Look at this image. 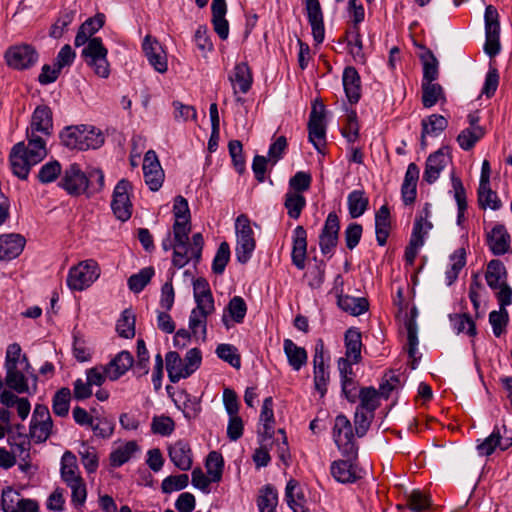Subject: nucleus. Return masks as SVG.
<instances>
[{"label":"nucleus","mask_w":512,"mask_h":512,"mask_svg":"<svg viewBox=\"0 0 512 512\" xmlns=\"http://www.w3.org/2000/svg\"><path fill=\"white\" fill-rule=\"evenodd\" d=\"M53 127L52 112L47 106H38L31 118L30 128L27 129V146L19 142L10 152V164L13 173L26 179L32 166L38 164L47 155L46 140Z\"/></svg>","instance_id":"1"},{"label":"nucleus","mask_w":512,"mask_h":512,"mask_svg":"<svg viewBox=\"0 0 512 512\" xmlns=\"http://www.w3.org/2000/svg\"><path fill=\"white\" fill-rule=\"evenodd\" d=\"M261 420L263 424V434L258 448V466H266L270 462L269 451H276L278 456L285 460L288 456L287 437L283 429L274 428L273 399L268 397L264 399L261 408Z\"/></svg>","instance_id":"2"},{"label":"nucleus","mask_w":512,"mask_h":512,"mask_svg":"<svg viewBox=\"0 0 512 512\" xmlns=\"http://www.w3.org/2000/svg\"><path fill=\"white\" fill-rule=\"evenodd\" d=\"M190 226H174L173 238L169 235L163 240L164 250L173 249V264L178 267H184L189 261L195 259L198 261L204 244L201 233H195L189 238Z\"/></svg>","instance_id":"3"},{"label":"nucleus","mask_w":512,"mask_h":512,"mask_svg":"<svg viewBox=\"0 0 512 512\" xmlns=\"http://www.w3.org/2000/svg\"><path fill=\"white\" fill-rule=\"evenodd\" d=\"M165 363L169 380L172 383H177L181 379L190 377L199 369L202 363V353L198 348H191L182 358L179 353L170 351L165 355Z\"/></svg>","instance_id":"4"},{"label":"nucleus","mask_w":512,"mask_h":512,"mask_svg":"<svg viewBox=\"0 0 512 512\" xmlns=\"http://www.w3.org/2000/svg\"><path fill=\"white\" fill-rule=\"evenodd\" d=\"M63 145L70 149H97L104 143V136L94 126L77 125L66 127L60 134Z\"/></svg>","instance_id":"5"},{"label":"nucleus","mask_w":512,"mask_h":512,"mask_svg":"<svg viewBox=\"0 0 512 512\" xmlns=\"http://www.w3.org/2000/svg\"><path fill=\"white\" fill-rule=\"evenodd\" d=\"M101 274L98 263L92 259L79 262L69 269L67 286L72 291H83L89 288Z\"/></svg>","instance_id":"6"},{"label":"nucleus","mask_w":512,"mask_h":512,"mask_svg":"<svg viewBox=\"0 0 512 512\" xmlns=\"http://www.w3.org/2000/svg\"><path fill=\"white\" fill-rule=\"evenodd\" d=\"M108 51L104 47L102 40L98 37L91 39L82 50V57L94 73L107 78L110 74V64L107 60Z\"/></svg>","instance_id":"7"},{"label":"nucleus","mask_w":512,"mask_h":512,"mask_svg":"<svg viewBox=\"0 0 512 512\" xmlns=\"http://www.w3.org/2000/svg\"><path fill=\"white\" fill-rule=\"evenodd\" d=\"M333 438L343 456L357 457L358 447L355 443L353 428L346 416L338 415L335 418Z\"/></svg>","instance_id":"8"},{"label":"nucleus","mask_w":512,"mask_h":512,"mask_svg":"<svg viewBox=\"0 0 512 512\" xmlns=\"http://www.w3.org/2000/svg\"><path fill=\"white\" fill-rule=\"evenodd\" d=\"M132 184L127 179H121L115 186L112 194L111 208L115 217L126 222L132 215L133 205L130 199Z\"/></svg>","instance_id":"9"},{"label":"nucleus","mask_w":512,"mask_h":512,"mask_svg":"<svg viewBox=\"0 0 512 512\" xmlns=\"http://www.w3.org/2000/svg\"><path fill=\"white\" fill-rule=\"evenodd\" d=\"M53 422L47 406L37 404L29 426L30 438L35 443L45 442L52 433Z\"/></svg>","instance_id":"10"},{"label":"nucleus","mask_w":512,"mask_h":512,"mask_svg":"<svg viewBox=\"0 0 512 512\" xmlns=\"http://www.w3.org/2000/svg\"><path fill=\"white\" fill-rule=\"evenodd\" d=\"M5 385L18 394H32L37 389V376L33 368L5 370Z\"/></svg>","instance_id":"11"},{"label":"nucleus","mask_w":512,"mask_h":512,"mask_svg":"<svg viewBox=\"0 0 512 512\" xmlns=\"http://www.w3.org/2000/svg\"><path fill=\"white\" fill-rule=\"evenodd\" d=\"M309 141L315 149L322 153L326 141L325 108L320 102L315 101L308 123Z\"/></svg>","instance_id":"12"},{"label":"nucleus","mask_w":512,"mask_h":512,"mask_svg":"<svg viewBox=\"0 0 512 512\" xmlns=\"http://www.w3.org/2000/svg\"><path fill=\"white\" fill-rule=\"evenodd\" d=\"M1 505L4 512H38L39 510L35 500L24 498L11 487L3 489Z\"/></svg>","instance_id":"13"},{"label":"nucleus","mask_w":512,"mask_h":512,"mask_svg":"<svg viewBox=\"0 0 512 512\" xmlns=\"http://www.w3.org/2000/svg\"><path fill=\"white\" fill-rule=\"evenodd\" d=\"M5 58L10 67L26 69L36 63L38 55L31 45L21 44L10 47L5 53Z\"/></svg>","instance_id":"14"},{"label":"nucleus","mask_w":512,"mask_h":512,"mask_svg":"<svg viewBox=\"0 0 512 512\" xmlns=\"http://www.w3.org/2000/svg\"><path fill=\"white\" fill-rule=\"evenodd\" d=\"M143 174L145 183L152 191H157L161 188L164 181V171L156 153L152 150L148 151L144 156Z\"/></svg>","instance_id":"15"},{"label":"nucleus","mask_w":512,"mask_h":512,"mask_svg":"<svg viewBox=\"0 0 512 512\" xmlns=\"http://www.w3.org/2000/svg\"><path fill=\"white\" fill-rule=\"evenodd\" d=\"M61 186L70 195H80L88 187V178L77 164H71L64 171Z\"/></svg>","instance_id":"16"},{"label":"nucleus","mask_w":512,"mask_h":512,"mask_svg":"<svg viewBox=\"0 0 512 512\" xmlns=\"http://www.w3.org/2000/svg\"><path fill=\"white\" fill-rule=\"evenodd\" d=\"M287 147V139L284 136L277 137L270 145L268 157L258 156V183L265 180L268 166L273 167L282 157Z\"/></svg>","instance_id":"17"},{"label":"nucleus","mask_w":512,"mask_h":512,"mask_svg":"<svg viewBox=\"0 0 512 512\" xmlns=\"http://www.w3.org/2000/svg\"><path fill=\"white\" fill-rule=\"evenodd\" d=\"M171 462L181 471H188L193 465V453L190 444L185 440H177L168 446Z\"/></svg>","instance_id":"18"},{"label":"nucleus","mask_w":512,"mask_h":512,"mask_svg":"<svg viewBox=\"0 0 512 512\" xmlns=\"http://www.w3.org/2000/svg\"><path fill=\"white\" fill-rule=\"evenodd\" d=\"M486 241L489 249L496 256L512 253L511 237L505 226H493L486 233Z\"/></svg>","instance_id":"19"},{"label":"nucleus","mask_w":512,"mask_h":512,"mask_svg":"<svg viewBox=\"0 0 512 512\" xmlns=\"http://www.w3.org/2000/svg\"><path fill=\"white\" fill-rule=\"evenodd\" d=\"M347 459L335 460L331 463L330 472L332 477L340 483H353L360 478V470L353 463L357 457H346Z\"/></svg>","instance_id":"20"},{"label":"nucleus","mask_w":512,"mask_h":512,"mask_svg":"<svg viewBox=\"0 0 512 512\" xmlns=\"http://www.w3.org/2000/svg\"><path fill=\"white\" fill-rule=\"evenodd\" d=\"M143 51L149 63L157 72L165 73L167 71L168 65L165 52L156 39L149 35L146 36L143 42Z\"/></svg>","instance_id":"21"},{"label":"nucleus","mask_w":512,"mask_h":512,"mask_svg":"<svg viewBox=\"0 0 512 512\" xmlns=\"http://www.w3.org/2000/svg\"><path fill=\"white\" fill-rule=\"evenodd\" d=\"M236 257L240 263H246L252 256L255 248L254 232L252 226H241L237 229Z\"/></svg>","instance_id":"22"},{"label":"nucleus","mask_w":512,"mask_h":512,"mask_svg":"<svg viewBox=\"0 0 512 512\" xmlns=\"http://www.w3.org/2000/svg\"><path fill=\"white\" fill-rule=\"evenodd\" d=\"M25 239L20 234H5L0 236V260L10 261L17 258L23 251Z\"/></svg>","instance_id":"23"},{"label":"nucleus","mask_w":512,"mask_h":512,"mask_svg":"<svg viewBox=\"0 0 512 512\" xmlns=\"http://www.w3.org/2000/svg\"><path fill=\"white\" fill-rule=\"evenodd\" d=\"M313 364L314 386L315 389L320 393L321 397H323L327 391V384L329 382V372L327 371V366L325 365L322 343L316 346Z\"/></svg>","instance_id":"24"},{"label":"nucleus","mask_w":512,"mask_h":512,"mask_svg":"<svg viewBox=\"0 0 512 512\" xmlns=\"http://www.w3.org/2000/svg\"><path fill=\"white\" fill-rule=\"evenodd\" d=\"M450 163L449 155L443 150H438L431 154L427 161L423 180L429 184L434 183L440 176L443 169Z\"/></svg>","instance_id":"25"},{"label":"nucleus","mask_w":512,"mask_h":512,"mask_svg":"<svg viewBox=\"0 0 512 512\" xmlns=\"http://www.w3.org/2000/svg\"><path fill=\"white\" fill-rule=\"evenodd\" d=\"M246 312L247 306L244 299L240 296H234L223 311L222 323L226 329H230L234 324L243 322Z\"/></svg>","instance_id":"26"},{"label":"nucleus","mask_w":512,"mask_h":512,"mask_svg":"<svg viewBox=\"0 0 512 512\" xmlns=\"http://www.w3.org/2000/svg\"><path fill=\"white\" fill-rule=\"evenodd\" d=\"M133 363L132 354L126 350L121 351L108 364L104 365L107 378L111 381L119 379L132 367Z\"/></svg>","instance_id":"27"},{"label":"nucleus","mask_w":512,"mask_h":512,"mask_svg":"<svg viewBox=\"0 0 512 512\" xmlns=\"http://www.w3.org/2000/svg\"><path fill=\"white\" fill-rule=\"evenodd\" d=\"M308 21L312 29V35L317 43L324 40L323 14L318 0H306Z\"/></svg>","instance_id":"28"},{"label":"nucleus","mask_w":512,"mask_h":512,"mask_svg":"<svg viewBox=\"0 0 512 512\" xmlns=\"http://www.w3.org/2000/svg\"><path fill=\"white\" fill-rule=\"evenodd\" d=\"M431 227L432 226H414L404 255L408 264L412 265L414 263L420 249L424 246L428 238L429 229Z\"/></svg>","instance_id":"29"},{"label":"nucleus","mask_w":512,"mask_h":512,"mask_svg":"<svg viewBox=\"0 0 512 512\" xmlns=\"http://www.w3.org/2000/svg\"><path fill=\"white\" fill-rule=\"evenodd\" d=\"M448 122L445 117L438 114H432L422 120L421 146L423 149L427 146V138L438 137L447 127Z\"/></svg>","instance_id":"30"},{"label":"nucleus","mask_w":512,"mask_h":512,"mask_svg":"<svg viewBox=\"0 0 512 512\" xmlns=\"http://www.w3.org/2000/svg\"><path fill=\"white\" fill-rule=\"evenodd\" d=\"M343 87L350 103H357L361 97L360 76L355 68L347 67L343 71Z\"/></svg>","instance_id":"31"},{"label":"nucleus","mask_w":512,"mask_h":512,"mask_svg":"<svg viewBox=\"0 0 512 512\" xmlns=\"http://www.w3.org/2000/svg\"><path fill=\"white\" fill-rule=\"evenodd\" d=\"M307 233L303 226H297L294 230L293 249H292V262L300 270L305 267L306 252H307Z\"/></svg>","instance_id":"32"},{"label":"nucleus","mask_w":512,"mask_h":512,"mask_svg":"<svg viewBox=\"0 0 512 512\" xmlns=\"http://www.w3.org/2000/svg\"><path fill=\"white\" fill-rule=\"evenodd\" d=\"M229 79L235 93L238 91L246 93L252 86L253 73L246 63H239L235 66Z\"/></svg>","instance_id":"33"},{"label":"nucleus","mask_w":512,"mask_h":512,"mask_svg":"<svg viewBox=\"0 0 512 512\" xmlns=\"http://www.w3.org/2000/svg\"><path fill=\"white\" fill-rule=\"evenodd\" d=\"M139 451V445L136 441H127L120 443L111 451L109 455L110 465L112 467H120L127 463L133 455Z\"/></svg>","instance_id":"34"},{"label":"nucleus","mask_w":512,"mask_h":512,"mask_svg":"<svg viewBox=\"0 0 512 512\" xmlns=\"http://www.w3.org/2000/svg\"><path fill=\"white\" fill-rule=\"evenodd\" d=\"M4 368L5 370L17 368L22 370L25 368H31V364L27 356L22 353L21 346L18 343L8 345L6 349Z\"/></svg>","instance_id":"35"},{"label":"nucleus","mask_w":512,"mask_h":512,"mask_svg":"<svg viewBox=\"0 0 512 512\" xmlns=\"http://www.w3.org/2000/svg\"><path fill=\"white\" fill-rule=\"evenodd\" d=\"M283 349L293 370L299 371L307 363V352L303 347L296 345L292 340L285 339Z\"/></svg>","instance_id":"36"},{"label":"nucleus","mask_w":512,"mask_h":512,"mask_svg":"<svg viewBox=\"0 0 512 512\" xmlns=\"http://www.w3.org/2000/svg\"><path fill=\"white\" fill-rule=\"evenodd\" d=\"M60 476L64 483L82 478L77 458L71 451H65L61 457Z\"/></svg>","instance_id":"37"},{"label":"nucleus","mask_w":512,"mask_h":512,"mask_svg":"<svg viewBox=\"0 0 512 512\" xmlns=\"http://www.w3.org/2000/svg\"><path fill=\"white\" fill-rule=\"evenodd\" d=\"M485 278L488 286L493 290H496L502 284H505L507 270L504 264L498 259L491 260L487 265Z\"/></svg>","instance_id":"38"},{"label":"nucleus","mask_w":512,"mask_h":512,"mask_svg":"<svg viewBox=\"0 0 512 512\" xmlns=\"http://www.w3.org/2000/svg\"><path fill=\"white\" fill-rule=\"evenodd\" d=\"M286 501L294 512H307L306 499L298 483L290 480L286 486Z\"/></svg>","instance_id":"39"},{"label":"nucleus","mask_w":512,"mask_h":512,"mask_svg":"<svg viewBox=\"0 0 512 512\" xmlns=\"http://www.w3.org/2000/svg\"><path fill=\"white\" fill-rule=\"evenodd\" d=\"M346 358L353 363L361 359V333L355 328H349L345 333Z\"/></svg>","instance_id":"40"},{"label":"nucleus","mask_w":512,"mask_h":512,"mask_svg":"<svg viewBox=\"0 0 512 512\" xmlns=\"http://www.w3.org/2000/svg\"><path fill=\"white\" fill-rule=\"evenodd\" d=\"M465 255L464 248H459L450 256L449 268L445 272L447 285L453 284L458 278L459 272L466 263Z\"/></svg>","instance_id":"41"},{"label":"nucleus","mask_w":512,"mask_h":512,"mask_svg":"<svg viewBox=\"0 0 512 512\" xmlns=\"http://www.w3.org/2000/svg\"><path fill=\"white\" fill-rule=\"evenodd\" d=\"M339 307L353 316H358L368 309V302L362 297H351L348 295L338 296Z\"/></svg>","instance_id":"42"},{"label":"nucleus","mask_w":512,"mask_h":512,"mask_svg":"<svg viewBox=\"0 0 512 512\" xmlns=\"http://www.w3.org/2000/svg\"><path fill=\"white\" fill-rule=\"evenodd\" d=\"M207 316L199 310H192L189 317V330L196 339L206 340Z\"/></svg>","instance_id":"43"},{"label":"nucleus","mask_w":512,"mask_h":512,"mask_svg":"<svg viewBox=\"0 0 512 512\" xmlns=\"http://www.w3.org/2000/svg\"><path fill=\"white\" fill-rule=\"evenodd\" d=\"M484 130L479 125H472L460 132L457 137L459 146L464 150L471 149L482 137Z\"/></svg>","instance_id":"44"},{"label":"nucleus","mask_w":512,"mask_h":512,"mask_svg":"<svg viewBox=\"0 0 512 512\" xmlns=\"http://www.w3.org/2000/svg\"><path fill=\"white\" fill-rule=\"evenodd\" d=\"M135 315L129 309L124 310L116 323V331L120 337L131 339L135 336Z\"/></svg>","instance_id":"45"},{"label":"nucleus","mask_w":512,"mask_h":512,"mask_svg":"<svg viewBox=\"0 0 512 512\" xmlns=\"http://www.w3.org/2000/svg\"><path fill=\"white\" fill-rule=\"evenodd\" d=\"M278 494L272 485H266L258 496V510L260 512H276Z\"/></svg>","instance_id":"46"},{"label":"nucleus","mask_w":512,"mask_h":512,"mask_svg":"<svg viewBox=\"0 0 512 512\" xmlns=\"http://www.w3.org/2000/svg\"><path fill=\"white\" fill-rule=\"evenodd\" d=\"M478 202L483 209H491L496 211L502 207L501 200L499 199L497 193L490 188V184L479 186Z\"/></svg>","instance_id":"47"},{"label":"nucleus","mask_w":512,"mask_h":512,"mask_svg":"<svg viewBox=\"0 0 512 512\" xmlns=\"http://www.w3.org/2000/svg\"><path fill=\"white\" fill-rule=\"evenodd\" d=\"M71 391L69 388L58 390L52 400L53 413L59 417H65L69 413Z\"/></svg>","instance_id":"48"},{"label":"nucleus","mask_w":512,"mask_h":512,"mask_svg":"<svg viewBox=\"0 0 512 512\" xmlns=\"http://www.w3.org/2000/svg\"><path fill=\"white\" fill-rule=\"evenodd\" d=\"M379 395H381L380 391L378 392L373 387L362 388L359 393L360 404L357 408L367 413H373L379 405Z\"/></svg>","instance_id":"49"},{"label":"nucleus","mask_w":512,"mask_h":512,"mask_svg":"<svg viewBox=\"0 0 512 512\" xmlns=\"http://www.w3.org/2000/svg\"><path fill=\"white\" fill-rule=\"evenodd\" d=\"M339 226H324L319 236V245L321 252L325 255L330 254L338 242Z\"/></svg>","instance_id":"50"},{"label":"nucleus","mask_w":512,"mask_h":512,"mask_svg":"<svg viewBox=\"0 0 512 512\" xmlns=\"http://www.w3.org/2000/svg\"><path fill=\"white\" fill-rule=\"evenodd\" d=\"M231 251L227 242H221L212 261V271L216 275H222L230 261Z\"/></svg>","instance_id":"51"},{"label":"nucleus","mask_w":512,"mask_h":512,"mask_svg":"<svg viewBox=\"0 0 512 512\" xmlns=\"http://www.w3.org/2000/svg\"><path fill=\"white\" fill-rule=\"evenodd\" d=\"M502 436L500 434L499 429H495L491 435L485 438L481 443L477 445L478 454L481 456H489L491 455L497 447H500L502 450L508 447V444L503 445L501 442Z\"/></svg>","instance_id":"52"},{"label":"nucleus","mask_w":512,"mask_h":512,"mask_svg":"<svg viewBox=\"0 0 512 512\" xmlns=\"http://www.w3.org/2000/svg\"><path fill=\"white\" fill-rule=\"evenodd\" d=\"M153 267H145L128 279V287L134 293H140L154 276Z\"/></svg>","instance_id":"53"},{"label":"nucleus","mask_w":512,"mask_h":512,"mask_svg":"<svg viewBox=\"0 0 512 512\" xmlns=\"http://www.w3.org/2000/svg\"><path fill=\"white\" fill-rule=\"evenodd\" d=\"M71 490V503L79 509L84 506L87 499V488L83 478L65 483Z\"/></svg>","instance_id":"54"},{"label":"nucleus","mask_w":512,"mask_h":512,"mask_svg":"<svg viewBox=\"0 0 512 512\" xmlns=\"http://www.w3.org/2000/svg\"><path fill=\"white\" fill-rule=\"evenodd\" d=\"M224 461L220 453L212 451L208 454L205 467L207 474L213 482H219L222 478Z\"/></svg>","instance_id":"55"},{"label":"nucleus","mask_w":512,"mask_h":512,"mask_svg":"<svg viewBox=\"0 0 512 512\" xmlns=\"http://www.w3.org/2000/svg\"><path fill=\"white\" fill-rule=\"evenodd\" d=\"M348 209L352 218L360 217L366 210L368 200L364 193L359 190H355L348 195Z\"/></svg>","instance_id":"56"},{"label":"nucleus","mask_w":512,"mask_h":512,"mask_svg":"<svg viewBox=\"0 0 512 512\" xmlns=\"http://www.w3.org/2000/svg\"><path fill=\"white\" fill-rule=\"evenodd\" d=\"M306 204L305 198L297 191H288L286 194L285 207L288 215L296 220L300 216L302 209Z\"/></svg>","instance_id":"57"},{"label":"nucleus","mask_w":512,"mask_h":512,"mask_svg":"<svg viewBox=\"0 0 512 512\" xmlns=\"http://www.w3.org/2000/svg\"><path fill=\"white\" fill-rule=\"evenodd\" d=\"M422 102L426 108L434 106L443 98V90L439 84L433 82H423L422 84Z\"/></svg>","instance_id":"58"},{"label":"nucleus","mask_w":512,"mask_h":512,"mask_svg":"<svg viewBox=\"0 0 512 512\" xmlns=\"http://www.w3.org/2000/svg\"><path fill=\"white\" fill-rule=\"evenodd\" d=\"M81 463L84 466L87 473H94L99 466L98 453L94 447L82 444L79 450Z\"/></svg>","instance_id":"59"},{"label":"nucleus","mask_w":512,"mask_h":512,"mask_svg":"<svg viewBox=\"0 0 512 512\" xmlns=\"http://www.w3.org/2000/svg\"><path fill=\"white\" fill-rule=\"evenodd\" d=\"M508 320L509 316L506 308H500L498 311H492L489 314V323L496 337H500L506 331Z\"/></svg>","instance_id":"60"},{"label":"nucleus","mask_w":512,"mask_h":512,"mask_svg":"<svg viewBox=\"0 0 512 512\" xmlns=\"http://www.w3.org/2000/svg\"><path fill=\"white\" fill-rule=\"evenodd\" d=\"M189 477L187 474L171 475L166 477L161 483L163 493L170 494L187 487Z\"/></svg>","instance_id":"61"},{"label":"nucleus","mask_w":512,"mask_h":512,"mask_svg":"<svg viewBox=\"0 0 512 512\" xmlns=\"http://www.w3.org/2000/svg\"><path fill=\"white\" fill-rule=\"evenodd\" d=\"M180 398L182 399L181 409L185 418L188 420L195 419L201 411L199 399L188 393H183Z\"/></svg>","instance_id":"62"},{"label":"nucleus","mask_w":512,"mask_h":512,"mask_svg":"<svg viewBox=\"0 0 512 512\" xmlns=\"http://www.w3.org/2000/svg\"><path fill=\"white\" fill-rule=\"evenodd\" d=\"M215 353L221 360L229 363L232 367L240 368V357L235 346L226 343L219 344Z\"/></svg>","instance_id":"63"},{"label":"nucleus","mask_w":512,"mask_h":512,"mask_svg":"<svg viewBox=\"0 0 512 512\" xmlns=\"http://www.w3.org/2000/svg\"><path fill=\"white\" fill-rule=\"evenodd\" d=\"M175 429V423L172 418L168 416H155L152 419L151 430L154 434L162 436H169Z\"/></svg>","instance_id":"64"}]
</instances>
